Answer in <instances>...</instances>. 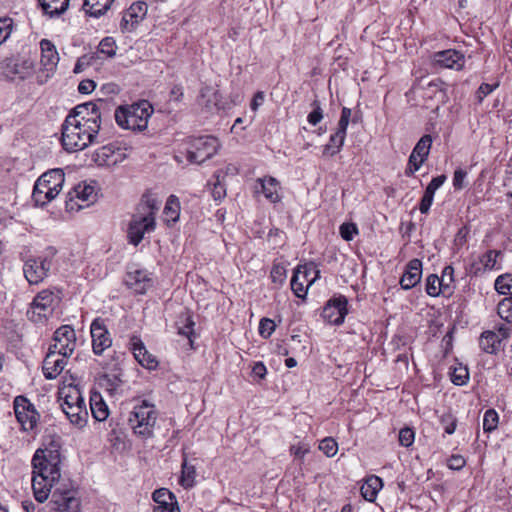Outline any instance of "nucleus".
<instances>
[{
	"instance_id": "1",
	"label": "nucleus",
	"mask_w": 512,
	"mask_h": 512,
	"mask_svg": "<svg viewBox=\"0 0 512 512\" xmlns=\"http://www.w3.org/2000/svg\"><path fill=\"white\" fill-rule=\"evenodd\" d=\"M108 103L99 99L77 105L62 125L61 142L67 152H76L92 144L100 131L103 112Z\"/></svg>"
},
{
	"instance_id": "2",
	"label": "nucleus",
	"mask_w": 512,
	"mask_h": 512,
	"mask_svg": "<svg viewBox=\"0 0 512 512\" xmlns=\"http://www.w3.org/2000/svg\"><path fill=\"white\" fill-rule=\"evenodd\" d=\"M61 454L56 446L38 448L31 460L32 465V490L34 498L39 502H45L52 487L61 477Z\"/></svg>"
},
{
	"instance_id": "3",
	"label": "nucleus",
	"mask_w": 512,
	"mask_h": 512,
	"mask_svg": "<svg viewBox=\"0 0 512 512\" xmlns=\"http://www.w3.org/2000/svg\"><path fill=\"white\" fill-rule=\"evenodd\" d=\"M153 111L152 105L147 100H142L129 106L117 107L114 117L116 123L124 129L143 131L147 128Z\"/></svg>"
},
{
	"instance_id": "4",
	"label": "nucleus",
	"mask_w": 512,
	"mask_h": 512,
	"mask_svg": "<svg viewBox=\"0 0 512 512\" xmlns=\"http://www.w3.org/2000/svg\"><path fill=\"white\" fill-rule=\"evenodd\" d=\"M65 174L62 169H51L35 182L32 199L38 206H45L55 199L63 188Z\"/></svg>"
},
{
	"instance_id": "5",
	"label": "nucleus",
	"mask_w": 512,
	"mask_h": 512,
	"mask_svg": "<svg viewBox=\"0 0 512 512\" xmlns=\"http://www.w3.org/2000/svg\"><path fill=\"white\" fill-rule=\"evenodd\" d=\"M157 418L158 411L155 405L147 400H140L129 414L128 425L134 434L149 438L153 435Z\"/></svg>"
},
{
	"instance_id": "6",
	"label": "nucleus",
	"mask_w": 512,
	"mask_h": 512,
	"mask_svg": "<svg viewBox=\"0 0 512 512\" xmlns=\"http://www.w3.org/2000/svg\"><path fill=\"white\" fill-rule=\"evenodd\" d=\"M60 302L61 292L59 290L44 289L34 297L27 310V316L34 323H44L53 315Z\"/></svg>"
},
{
	"instance_id": "7",
	"label": "nucleus",
	"mask_w": 512,
	"mask_h": 512,
	"mask_svg": "<svg viewBox=\"0 0 512 512\" xmlns=\"http://www.w3.org/2000/svg\"><path fill=\"white\" fill-rule=\"evenodd\" d=\"M218 148V140L213 136L193 138L187 149V160L191 163L201 164L214 156Z\"/></svg>"
},
{
	"instance_id": "8",
	"label": "nucleus",
	"mask_w": 512,
	"mask_h": 512,
	"mask_svg": "<svg viewBox=\"0 0 512 512\" xmlns=\"http://www.w3.org/2000/svg\"><path fill=\"white\" fill-rule=\"evenodd\" d=\"M14 413L23 431H32L39 421L40 415L35 406L25 397L16 396L13 401Z\"/></svg>"
},
{
	"instance_id": "9",
	"label": "nucleus",
	"mask_w": 512,
	"mask_h": 512,
	"mask_svg": "<svg viewBox=\"0 0 512 512\" xmlns=\"http://www.w3.org/2000/svg\"><path fill=\"white\" fill-rule=\"evenodd\" d=\"M97 192L94 185L86 182L77 184L68 192L66 199V209L69 211L80 210L90 206L96 201Z\"/></svg>"
},
{
	"instance_id": "10",
	"label": "nucleus",
	"mask_w": 512,
	"mask_h": 512,
	"mask_svg": "<svg viewBox=\"0 0 512 512\" xmlns=\"http://www.w3.org/2000/svg\"><path fill=\"white\" fill-rule=\"evenodd\" d=\"M51 267L52 258L50 257H30L24 263L23 273L29 284L36 285L48 276Z\"/></svg>"
},
{
	"instance_id": "11",
	"label": "nucleus",
	"mask_w": 512,
	"mask_h": 512,
	"mask_svg": "<svg viewBox=\"0 0 512 512\" xmlns=\"http://www.w3.org/2000/svg\"><path fill=\"white\" fill-rule=\"evenodd\" d=\"M155 217L151 214H136L133 216L129 227H128V240L129 243L137 246L143 239L145 233L154 231L155 229Z\"/></svg>"
},
{
	"instance_id": "12",
	"label": "nucleus",
	"mask_w": 512,
	"mask_h": 512,
	"mask_svg": "<svg viewBox=\"0 0 512 512\" xmlns=\"http://www.w3.org/2000/svg\"><path fill=\"white\" fill-rule=\"evenodd\" d=\"M93 157L99 166H116L127 158V149L118 143H109L97 149Z\"/></svg>"
},
{
	"instance_id": "13",
	"label": "nucleus",
	"mask_w": 512,
	"mask_h": 512,
	"mask_svg": "<svg viewBox=\"0 0 512 512\" xmlns=\"http://www.w3.org/2000/svg\"><path fill=\"white\" fill-rule=\"evenodd\" d=\"M54 343L49 349L60 352L63 356H70L76 347V333L69 325H63L54 332Z\"/></svg>"
},
{
	"instance_id": "14",
	"label": "nucleus",
	"mask_w": 512,
	"mask_h": 512,
	"mask_svg": "<svg viewBox=\"0 0 512 512\" xmlns=\"http://www.w3.org/2000/svg\"><path fill=\"white\" fill-rule=\"evenodd\" d=\"M348 300L345 296L333 297L325 304L322 317L329 324L341 325L348 313Z\"/></svg>"
},
{
	"instance_id": "15",
	"label": "nucleus",
	"mask_w": 512,
	"mask_h": 512,
	"mask_svg": "<svg viewBox=\"0 0 512 512\" xmlns=\"http://www.w3.org/2000/svg\"><path fill=\"white\" fill-rule=\"evenodd\" d=\"M73 489L56 488L52 494V502L58 512H80V500Z\"/></svg>"
},
{
	"instance_id": "16",
	"label": "nucleus",
	"mask_w": 512,
	"mask_h": 512,
	"mask_svg": "<svg viewBox=\"0 0 512 512\" xmlns=\"http://www.w3.org/2000/svg\"><path fill=\"white\" fill-rule=\"evenodd\" d=\"M92 337V348L96 355H101L104 350L109 348L112 344L110 334L104 325V321L96 318L90 327Z\"/></svg>"
},
{
	"instance_id": "17",
	"label": "nucleus",
	"mask_w": 512,
	"mask_h": 512,
	"mask_svg": "<svg viewBox=\"0 0 512 512\" xmlns=\"http://www.w3.org/2000/svg\"><path fill=\"white\" fill-rule=\"evenodd\" d=\"M433 63L440 68L461 70L465 64V57L455 49H447L435 52L433 54Z\"/></svg>"
},
{
	"instance_id": "18",
	"label": "nucleus",
	"mask_w": 512,
	"mask_h": 512,
	"mask_svg": "<svg viewBox=\"0 0 512 512\" xmlns=\"http://www.w3.org/2000/svg\"><path fill=\"white\" fill-rule=\"evenodd\" d=\"M68 357L69 356H63L60 352L49 349L44 358L42 367L45 378L55 379L67 365Z\"/></svg>"
},
{
	"instance_id": "19",
	"label": "nucleus",
	"mask_w": 512,
	"mask_h": 512,
	"mask_svg": "<svg viewBox=\"0 0 512 512\" xmlns=\"http://www.w3.org/2000/svg\"><path fill=\"white\" fill-rule=\"evenodd\" d=\"M125 284L136 294H144L152 287L153 281L145 270L135 269L128 271L125 276Z\"/></svg>"
},
{
	"instance_id": "20",
	"label": "nucleus",
	"mask_w": 512,
	"mask_h": 512,
	"mask_svg": "<svg viewBox=\"0 0 512 512\" xmlns=\"http://www.w3.org/2000/svg\"><path fill=\"white\" fill-rule=\"evenodd\" d=\"M422 277V262L415 258L410 260L400 278V285L404 290H409L415 287Z\"/></svg>"
},
{
	"instance_id": "21",
	"label": "nucleus",
	"mask_w": 512,
	"mask_h": 512,
	"mask_svg": "<svg viewBox=\"0 0 512 512\" xmlns=\"http://www.w3.org/2000/svg\"><path fill=\"white\" fill-rule=\"evenodd\" d=\"M309 271L306 266H298L291 279V289L298 298H305L308 287L315 278L308 279Z\"/></svg>"
},
{
	"instance_id": "22",
	"label": "nucleus",
	"mask_w": 512,
	"mask_h": 512,
	"mask_svg": "<svg viewBox=\"0 0 512 512\" xmlns=\"http://www.w3.org/2000/svg\"><path fill=\"white\" fill-rule=\"evenodd\" d=\"M131 346L133 355L141 366L149 370H154L157 368V359L147 351L143 342L139 338L133 337L131 339Z\"/></svg>"
},
{
	"instance_id": "23",
	"label": "nucleus",
	"mask_w": 512,
	"mask_h": 512,
	"mask_svg": "<svg viewBox=\"0 0 512 512\" xmlns=\"http://www.w3.org/2000/svg\"><path fill=\"white\" fill-rule=\"evenodd\" d=\"M146 12V3L140 1L133 3L123 15L121 27L127 31L132 30L134 25L145 16Z\"/></svg>"
},
{
	"instance_id": "24",
	"label": "nucleus",
	"mask_w": 512,
	"mask_h": 512,
	"mask_svg": "<svg viewBox=\"0 0 512 512\" xmlns=\"http://www.w3.org/2000/svg\"><path fill=\"white\" fill-rule=\"evenodd\" d=\"M60 406L62 411L65 413V415L73 425L79 428H82L86 425L88 411L85 402L76 405L60 404Z\"/></svg>"
},
{
	"instance_id": "25",
	"label": "nucleus",
	"mask_w": 512,
	"mask_h": 512,
	"mask_svg": "<svg viewBox=\"0 0 512 512\" xmlns=\"http://www.w3.org/2000/svg\"><path fill=\"white\" fill-rule=\"evenodd\" d=\"M41 49V64L46 70H53L59 61V55L55 45L48 39H42L40 41Z\"/></svg>"
},
{
	"instance_id": "26",
	"label": "nucleus",
	"mask_w": 512,
	"mask_h": 512,
	"mask_svg": "<svg viewBox=\"0 0 512 512\" xmlns=\"http://www.w3.org/2000/svg\"><path fill=\"white\" fill-rule=\"evenodd\" d=\"M58 401L60 402V404L65 405H76L85 402L78 386L72 384L63 385L62 387L59 388Z\"/></svg>"
},
{
	"instance_id": "27",
	"label": "nucleus",
	"mask_w": 512,
	"mask_h": 512,
	"mask_svg": "<svg viewBox=\"0 0 512 512\" xmlns=\"http://www.w3.org/2000/svg\"><path fill=\"white\" fill-rule=\"evenodd\" d=\"M257 182L260 184L261 192L267 200L271 203H277L280 201L279 182L275 178L271 176L259 178L257 179Z\"/></svg>"
},
{
	"instance_id": "28",
	"label": "nucleus",
	"mask_w": 512,
	"mask_h": 512,
	"mask_svg": "<svg viewBox=\"0 0 512 512\" xmlns=\"http://www.w3.org/2000/svg\"><path fill=\"white\" fill-rule=\"evenodd\" d=\"M382 486V479L376 475H371L362 484L360 489L361 495L365 500L373 502Z\"/></svg>"
},
{
	"instance_id": "29",
	"label": "nucleus",
	"mask_w": 512,
	"mask_h": 512,
	"mask_svg": "<svg viewBox=\"0 0 512 512\" xmlns=\"http://www.w3.org/2000/svg\"><path fill=\"white\" fill-rule=\"evenodd\" d=\"M501 339L495 331H484L479 339L480 348L488 354H494L499 350Z\"/></svg>"
},
{
	"instance_id": "30",
	"label": "nucleus",
	"mask_w": 512,
	"mask_h": 512,
	"mask_svg": "<svg viewBox=\"0 0 512 512\" xmlns=\"http://www.w3.org/2000/svg\"><path fill=\"white\" fill-rule=\"evenodd\" d=\"M90 409L93 417L97 421H104L109 415L108 406L103 401L101 394L98 392L91 393Z\"/></svg>"
},
{
	"instance_id": "31",
	"label": "nucleus",
	"mask_w": 512,
	"mask_h": 512,
	"mask_svg": "<svg viewBox=\"0 0 512 512\" xmlns=\"http://www.w3.org/2000/svg\"><path fill=\"white\" fill-rule=\"evenodd\" d=\"M44 13L50 17L63 14L69 7V0H38Z\"/></svg>"
},
{
	"instance_id": "32",
	"label": "nucleus",
	"mask_w": 512,
	"mask_h": 512,
	"mask_svg": "<svg viewBox=\"0 0 512 512\" xmlns=\"http://www.w3.org/2000/svg\"><path fill=\"white\" fill-rule=\"evenodd\" d=\"M176 325L178 334L189 338L190 342L192 343L191 336L194 334L195 322L193 321V317L188 310L182 312L179 315Z\"/></svg>"
},
{
	"instance_id": "33",
	"label": "nucleus",
	"mask_w": 512,
	"mask_h": 512,
	"mask_svg": "<svg viewBox=\"0 0 512 512\" xmlns=\"http://www.w3.org/2000/svg\"><path fill=\"white\" fill-rule=\"evenodd\" d=\"M346 133L337 131L330 136L329 142L324 146L323 155L334 156L340 152L344 145Z\"/></svg>"
},
{
	"instance_id": "34",
	"label": "nucleus",
	"mask_w": 512,
	"mask_h": 512,
	"mask_svg": "<svg viewBox=\"0 0 512 512\" xmlns=\"http://www.w3.org/2000/svg\"><path fill=\"white\" fill-rule=\"evenodd\" d=\"M159 207L160 203L157 198L151 193H145L139 204L138 214H151L152 217H155V213L158 211Z\"/></svg>"
},
{
	"instance_id": "35",
	"label": "nucleus",
	"mask_w": 512,
	"mask_h": 512,
	"mask_svg": "<svg viewBox=\"0 0 512 512\" xmlns=\"http://www.w3.org/2000/svg\"><path fill=\"white\" fill-rule=\"evenodd\" d=\"M163 213L167 223L176 222L179 219L180 202L175 195L168 197Z\"/></svg>"
},
{
	"instance_id": "36",
	"label": "nucleus",
	"mask_w": 512,
	"mask_h": 512,
	"mask_svg": "<svg viewBox=\"0 0 512 512\" xmlns=\"http://www.w3.org/2000/svg\"><path fill=\"white\" fill-rule=\"evenodd\" d=\"M113 1L114 0H85L84 7L90 15L99 17L106 13Z\"/></svg>"
},
{
	"instance_id": "37",
	"label": "nucleus",
	"mask_w": 512,
	"mask_h": 512,
	"mask_svg": "<svg viewBox=\"0 0 512 512\" xmlns=\"http://www.w3.org/2000/svg\"><path fill=\"white\" fill-rule=\"evenodd\" d=\"M432 145V138L430 135H424L420 138V140L417 142L415 147L412 150V153L410 155H414L421 159L422 161H426L428 158L430 148Z\"/></svg>"
},
{
	"instance_id": "38",
	"label": "nucleus",
	"mask_w": 512,
	"mask_h": 512,
	"mask_svg": "<svg viewBox=\"0 0 512 512\" xmlns=\"http://www.w3.org/2000/svg\"><path fill=\"white\" fill-rule=\"evenodd\" d=\"M196 470L195 467L188 463L187 459L184 458L182 462V471L180 477V484L184 488H191L195 483Z\"/></svg>"
},
{
	"instance_id": "39",
	"label": "nucleus",
	"mask_w": 512,
	"mask_h": 512,
	"mask_svg": "<svg viewBox=\"0 0 512 512\" xmlns=\"http://www.w3.org/2000/svg\"><path fill=\"white\" fill-rule=\"evenodd\" d=\"M152 498L156 506H169L170 503L176 504L177 500L175 495L166 488H160L153 492Z\"/></svg>"
},
{
	"instance_id": "40",
	"label": "nucleus",
	"mask_w": 512,
	"mask_h": 512,
	"mask_svg": "<svg viewBox=\"0 0 512 512\" xmlns=\"http://www.w3.org/2000/svg\"><path fill=\"white\" fill-rule=\"evenodd\" d=\"M495 290L501 294L512 296V274H503L496 278L494 283Z\"/></svg>"
},
{
	"instance_id": "41",
	"label": "nucleus",
	"mask_w": 512,
	"mask_h": 512,
	"mask_svg": "<svg viewBox=\"0 0 512 512\" xmlns=\"http://www.w3.org/2000/svg\"><path fill=\"white\" fill-rule=\"evenodd\" d=\"M425 291L431 297H437L441 291H445L444 285L436 274H430L426 278Z\"/></svg>"
},
{
	"instance_id": "42",
	"label": "nucleus",
	"mask_w": 512,
	"mask_h": 512,
	"mask_svg": "<svg viewBox=\"0 0 512 512\" xmlns=\"http://www.w3.org/2000/svg\"><path fill=\"white\" fill-rule=\"evenodd\" d=\"M497 314L507 323H512V296L505 297L498 303Z\"/></svg>"
},
{
	"instance_id": "43",
	"label": "nucleus",
	"mask_w": 512,
	"mask_h": 512,
	"mask_svg": "<svg viewBox=\"0 0 512 512\" xmlns=\"http://www.w3.org/2000/svg\"><path fill=\"white\" fill-rule=\"evenodd\" d=\"M499 422L498 413L494 409H488L483 417V429L485 432L494 431Z\"/></svg>"
},
{
	"instance_id": "44",
	"label": "nucleus",
	"mask_w": 512,
	"mask_h": 512,
	"mask_svg": "<svg viewBox=\"0 0 512 512\" xmlns=\"http://www.w3.org/2000/svg\"><path fill=\"white\" fill-rule=\"evenodd\" d=\"M501 254L500 251L497 250H488L484 253L480 258V263L482 264L484 270H492L495 268L497 263V257Z\"/></svg>"
},
{
	"instance_id": "45",
	"label": "nucleus",
	"mask_w": 512,
	"mask_h": 512,
	"mask_svg": "<svg viewBox=\"0 0 512 512\" xmlns=\"http://www.w3.org/2000/svg\"><path fill=\"white\" fill-rule=\"evenodd\" d=\"M451 381L458 386L466 384L469 379V372L466 367L459 366L455 367L450 373Z\"/></svg>"
},
{
	"instance_id": "46",
	"label": "nucleus",
	"mask_w": 512,
	"mask_h": 512,
	"mask_svg": "<svg viewBox=\"0 0 512 512\" xmlns=\"http://www.w3.org/2000/svg\"><path fill=\"white\" fill-rule=\"evenodd\" d=\"M319 449L327 456L333 457L338 451V444L332 437L324 438L320 444Z\"/></svg>"
},
{
	"instance_id": "47",
	"label": "nucleus",
	"mask_w": 512,
	"mask_h": 512,
	"mask_svg": "<svg viewBox=\"0 0 512 512\" xmlns=\"http://www.w3.org/2000/svg\"><path fill=\"white\" fill-rule=\"evenodd\" d=\"M98 51L108 57L114 56L116 54V45L113 38L105 37L102 39L99 43Z\"/></svg>"
},
{
	"instance_id": "48",
	"label": "nucleus",
	"mask_w": 512,
	"mask_h": 512,
	"mask_svg": "<svg viewBox=\"0 0 512 512\" xmlns=\"http://www.w3.org/2000/svg\"><path fill=\"white\" fill-rule=\"evenodd\" d=\"M276 325L270 318H262L259 323V334L263 338H269L275 331Z\"/></svg>"
},
{
	"instance_id": "49",
	"label": "nucleus",
	"mask_w": 512,
	"mask_h": 512,
	"mask_svg": "<svg viewBox=\"0 0 512 512\" xmlns=\"http://www.w3.org/2000/svg\"><path fill=\"white\" fill-rule=\"evenodd\" d=\"M311 105L313 111L308 114L307 121L315 126L323 119V110L318 100H314Z\"/></svg>"
},
{
	"instance_id": "50",
	"label": "nucleus",
	"mask_w": 512,
	"mask_h": 512,
	"mask_svg": "<svg viewBox=\"0 0 512 512\" xmlns=\"http://www.w3.org/2000/svg\"><path fill=\"white\" fill-rule=\"evenodd\" d=\"M358 234V228L354 223H343L340 226V235L346 241H351Z\"/></svg>"
},
{
	"instance_id": "51",
	"label": "nucleus",
	"mask_w": 512,
	"mask_h": 512,
	"mask_svg": "<svg viewBox=\"0 0 512 512\" xmlns=\"http://www.w3.org/2000/svg\"><path fill=\"white\" fill-rule=\"evenodd\" d=\"M415 438V433L411 428H402L399 432V443L404 447H410Z\"/></svg>"
},
{
	"instance_id": "52",
	"label": "nucleus",
	"mask_w": 512,
	"mask_h": 512,
	"mask_svg": "<svg viewBox=\"0 0 512 512\" xmlns=\"http://www.w3.org/2000/svg\"><path fill=\"white\" fill-rule=\"evenodd\" d=\"M12 25L11 18H0V45L10 36Z\"/></svg>"
},
{
	"instance_id": "53",
	"label": "nucleus",
	"mask_w": 512,
	"mask_h": 512,
	"mask_svg": "<svg viewBox=\"0 0 512 512\" xmlns=\"http://www.w3.org/2000/svg\"><path fill=\"white\" fill-rule=\"evenodd\" d=\"M444 83L441 80L431 81L427 86V92L430 93L429 97H432V94L436 96L437 94L442 98L445 95L443 89Z\"/></svg>"
},
{
	"instance_id": "54",
	"label": "nucleus",
	"mask_w": 512,
	"mask_h": 512,
	"mask_svg": "<svg viewBox=\"0 0 512 512\" xmlns=\"http://www.w3.org/2000/svg\"><path fill=\"white\" fill-rule=\"evenodd\" d=\"M467 176V172L461 168H458L454 171L453 175V187L456 190H461L464 188L465 183L464 180Z\"/></svg>"
},
{
	"instance_id": "55",
	"label": "nucleus",
	"mask_w": 512,
	"mask_h": 512,
	"mask_svg": "<svg viewBox=\"0 0 512 512\" xmlns=\"http://www.w3.org/2000/svg\"><path fill=\"white\" fill-rule=\"evenodd\" d=\"M350 117H351V109H349L347 107H343V109L341 111V116H340V119L338 122L337 129L340 130L341 132L346 133L347 127L349 125Z\"/></svg>"
},
{
	"instance_id": "56",
	"label": "nucleus",
	"mask_w": 512,
	"mask_h": 512,
	"mask_svg": "<svg viewBox=\"0 0 512 512\" xmlns=\"http://www.w3.org/2000/svg\"><path fill=\"white\" fill-rule=\"evenodd\" d=\"M216 182L213 184L212 188V196L216 201L222 200L226 196V189L222 183L219 181V176L215 175Z\"/></svg>"
},
{
	"instance_id": "57",
	"label": "nucleus",
	"mask_w": 512,
	"mask_h": 512,
	"mask_svg": "<svg viewBox=\"0 0 512 512\" xmlns=\"http://www.w3.org/2000/svg\"><path fill=\"white\" fill-rule=\"evenodd\" d=\"M454 269L452 266H446L442 271V276L440 278L442 284L444 285V290L450 289L451 283L454 281L453 278Z\"/></svg>"
},
{
	"instance_id": "58",
	"label": "nucleus",
	"mask_w": 512,
	"mask_h": 512,
	"mask_svg": "<svg viewBox=\"0 0 512 512\" xmlns=\"http://www.w3.org/2000/svg\"><path fill=\"white\" fill-rule=\"evenodd\" d=\"M441 423L444 427V431L447 434H453L456 429V419L452 415H443Z\"/></svg>"
},
{
	"instance_id": "59",
	"label": "nucleus",
	"mask_w": 512,
	"mask_h": 512,
	"mask_svg": "<svg viewBox=\"0 0 512 512\" xmlns=\"http://www.w3.org/2000/svg\"><path fill=\"white\" fill-rule=\"evenodd\" d=\"M466 464V461L463 456L461 455H452L447 460V466L452 470H460L462 469Z\"/></svg>"
},
{
	"instance_id": "60",
	"label": "nucleus",
	"mask_w": 512,
	"mask_h": 512,
	"mask_svg": "<svg viewBox=\"0 0 512 512\" xmlns=\"http://www.w3.org/2000/svg\"><path fill=\"white\" fill-rule=\"evenodd\" d=\"M433 198H434L433 194L424 191V194H423L420 204H419V210L421 213H423V214L428 213V211L433 203Z\"/></svg>"
},
{
	"instance_id": "61",
	"label": "nucleus",
	"mask_w": 512,
	"mask_h": 512,
	"mask_svg": "<svg viewBox=\"0 0 512 512\" xmlns=\"http://www.w3.org/2000/svg\"><path fill=\"white\" fill-rule=\"evenodd\" d=\"M445 181V175L434 177L426 187L425 191L434 195L436 190L439 189L444 184Z\"/></svg>"
},
{
	"instance_id": "62",
	"label": "nucleus",
	"mask_w": 512,
	"mask_h": 512,
	"mask_svg": "<svg viewBox=\"0 0 512 512\" xmlns=\"http://www.w3.org/2000/svg\"><path fill=\"white\" fill-rule=\"evenodd\" d=\"M273 282L282 283L286 277L285 269L280 265H274L270 273Z\"/></svg>"
},
{
	"instance_id": "63",
	"label": "nucleus",
	"mask_w": 512,
	"mask_h": 512,
	"mask_svg": "<svg viewBox=\"0 0 512 512\" xmlns=\"http://www.w3.org/2000/svg\"><path fill=\"white\" fill-rule=\"evenodd\" d=\"M310 451V447L308 444L299 443L297 445H293L290 448V452L296 458H304V456Z\"/></svg>"
},
{
	"instance_id": "64",
	"label": "nucleus",
	"mask_w": 512,
	"mask_h": 512,
	"mask_svg": "<svg viewBox=\"0 0 512 512\" xmlns=\"http://www.w3.org/2000/svg\"><path fill=\"white\" fill-rule=\"evenodd\" d=\"M497 87V85H491L488 83H482L476 92V97L479 102H482L483 99L488 96L493 90Z\"/></svg>"
}]
</instances>
